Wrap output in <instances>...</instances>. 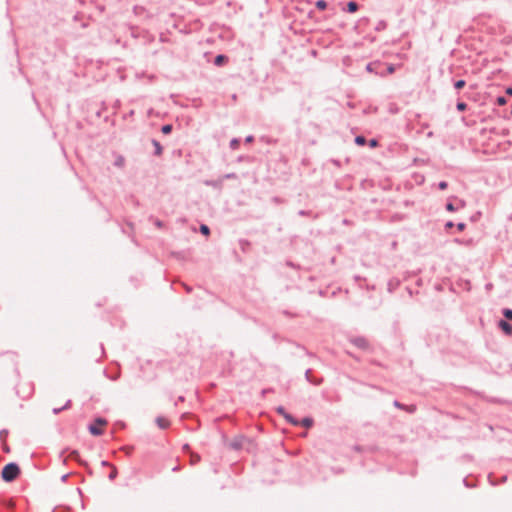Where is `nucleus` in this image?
<instances>
[{"instance_id": "obj_16", "label": "nucleus", "mask_w": 512, "mask_h": 512, "mask_svg": "<svg viewBox=\"0 0 512 512\" xmlns=\"http://www.w3.org/2000/svg\"><path fill=\"white\" fill-rule=\"evenodd\" d=\"M68 458L69 459H72V460H75L77 461L78 463L80 464H85V462H83L80 458V455H79V452L77 450H72L70 451L69 455H68Z\"/></svg>"}, {"instance_id": "obj_6", "label": "nucleus", "mask_w": 512, "mask_h": 512, "mask_svg": "<svg viewBox=\"0 0 512 512\" xmlns=\"http://www.w3.org/2000/svg\"><path fill=\"white\" fill-rule=\"evenodd\" d=\"M498 327L508 336H512V325L505 319L498 321Z\"/></svg>"}, {"instance_id": "obj_22", "label": "nucleus", "mask_w": 512, "mask_h": 512, "mask_svg": "<svg viewBox=\"0 0 512 512\" xmlns=\"http://www.w3.org/2000/svg\"><path fill=\"white\" fill-rule=\"evenodd\" d=\"M124 164H125V159H124V157H123V156H121V155H119V156L116 158V160H115V162H114V165H115L116 167H120V168H122V167L124 166Z\"/></svg>"}, {"instance_id": "obj_35", "label": "nucleus", "mask_w": 512, "mask_h": 512, "mask_svg": "<svg viewBox=\"0 0 512 512\" xmlns=\"http://www.w3.org/2000/svg\"><path fill=\"white\" fill-rule=\"evenodd\" d=\"M447 187H448V183H447L446 181H440V182L438 183V188H439L440 190H445Z\"/></svg>"}, {"instance_id": "obj_45", "label": "nucleus", "mask_w": 512, "mask_h": 512, "mask_svg": "<svg viewBox=\"0 0 512 512\" xmlns=\"http://www.w3.org/2000/svg\"><path fill=\"white\" fill-rule=\"evenodd\" d=\"M452 227H454V223H453L452 221H448V222H446V224H445V228H446V229H450V228H452Z\"/></svg>"}, {"instance_id": "obj_13", "label": "nucleus", "mask_w": 512, "mask_h": 512, "mask_svg": "<svg viewBox=\"0 0 512 512\" xmlns=\"http://www.w3.org/2000/svg\"><path fill=\"white\" fill-rule=\"evenodd\" d=\"M358 9H359V4L356 1H349L346 4L345 11H347L348 13H355L358 11Z\"/></svg>"}, {"instance_id": "obj_14", "label": "nucleus", "mask_w": 512, "mask_h": 512, "mask_svg": "<svg viewBox=\"0 0 512 512\" xmlns=\"http://www.w3.org/2000/svg\"><path fill=\"white\" fill-rule=\"evenodd\" d=\"M151 143L152 145L154 146L155 150H154V155L155 156H161L162 153H163V147L162 145L160 144L159 141H157L156 139H152L151 140Z\"/></svg>"}, {"instance_id": "obj_37", "label": "nucleus", "mask_w": 512, "mask_h": 512, "mask_svg": "<svg viewBox=\"0 0 512 512\" xmlns=\"http://www.w3.org/2000/svg\"><path fill=\"white\" fill-rule=\"evenodd\" d=\"M369 146H370L371 148H375V147H377V146H378V140H377V139H375V138L370 139V140H369Z\"/></svg>"}, {"instance_id": "obj_57", "label": "nucleus", "mask_w": 512, "mask_h": 512, "mask_svg": "<svg viewBox=\"0 0 512 512\" xmlns=\"http://www.w3.org/2000/svg\"><path fill=\"white\" fill-rule=\"evenodd\" d=\"M67 478V475L62 476V480L65 481Z\"/></svg>"}, {"instance_id": "obj_25", "label": "nucleus", "mask_w": 512, "mask_h": 512, "mask_svg": "<svg viewBox=\"0 0 512 512\" xmlns=\"http://www.w3.org/2000/svg\"><path fill=\"white\" fill-rule=\"evenodd\" d=\"M502 314L507 320H512V309L505 308L503 309Z\"/></svg>"}, {"instance_id": "obj_7", "label": "nucleus", "mask_w": 512, "mask_h": 512, "mask_svg": "<svg viewBox=\"0 0 512 512\" xmlns=\"http://www.w3.org/2000/svg\"><path fill=\"white\" fill-rule=\"evenodd\" d=\"M393 405H394V407L401 409V410H405L410 414H413L417 409L415 405H405V404L399 402L398 400H395L393 402Z\"/></svg>"}, {"instance_id": "obj_18", "label": "nucleus", "mask_w": 512, "mask_h": 512, "mask_svg": "<svg viewBox=\"0 0 512 512\" xmlns=\"http://www.w3.org/2000/svg\"><path fill=\"white\" fill-rule=\"evenodd\" d=\"M229 145H230V148H231L232 150H236V149H238V148H239V146H240V139H239V138H233V139H231V141H230V144H229Z\"/></svg>"}, {"instance_id": "obj_19", "label": "nucleus", "mask_w": 512, "mask_h": 512, "mask_svg": "<svg viewBox=\"0 0 512 512\" xmlns=\"http://www.w3.org/2000/svg\"><path fill=\"white\" fill-rule=\"evenodd\" d=\"M173 126L171 124H165L161 127V132L165 135H168L172 132Z\"/></svg>"}, {"instance_id": "obj_1", "label": "nucleus", "mask_w": 512, "mask_h": 512, "mask_svg": "<svg viewBox=\"0 0 512 512\" xmlns=\"http://www.w3.org/2000/svg\"><path fill=\"white\" fill-rule=\"evenodd\" d=\"M20 475V467L15 462L6 464L1 471V478L5 482H13Z\"/></svg>"}, {"instance_id": "obj_30", "label": "nucleus", "mask_w": 512, "mask_h": 512, "mask_svg": "<svg viewBox=\"0 0 512 512\" xmlns=\"http://www.w3.org/2000/svg\"><path fill=\"white\" fill-rule=\"evenodd\" d=\"M496 103L499 105V106H503L507 103V99L504 97V96H499L497 97L496 99Z\"/></svg>"}, {"instance_id": "obj_54", "label": "nucleus", "mask_w": 512, "mask_h": 512, "mask_svg": "<svg viewBox=\"0 0 512 512\" xmlns=\"http://www.w3.org/2000/svg\"><path fill=\"white\" fill-rule=\"evenodd\" d=\"M354 449L358 452H361L362 451V447L361 446H355Z\"/></svg>"}, {"instance_id": "obj_17", "label": "nucleus", "mask_w": 512, "mask_h": 512, "mask_svg": "<svg viewBox=\"0 0 512 512\" xmlns=\"http://www.w3.org/2000/svg\"><path fill=\"white\" fill-rule=\"evenodd\" d=\"M354 142L358 146H364L367 143V139L363 135H357L354 139Z\"/></svg>"}, {"instance_id": "obj_29", "label": "nucleus", "mask_w": 512, "mask_h": 512, "mask_svg": "<svg viewBox=\"0 0 512 512\" xmlns=\"http://www.w3.org/2000/svg\"><path fill=\"white\" fill-rule=\"evenodd\" d=\"M5 507L8 509H13V508H16L17 505L12 499H9V500H5Z\"/></svg>"}, {"instance_id": "obj_8", "label": "nucleus", "mask_w": 512, "mask_h": 512, "mask_svg": "<svg viewBox=\"0 0 512 512\" xmlns=\"http://www.w3.org/2000/svg\"><path fill=\"white\" fill-rule=\"evenodd\" d=\"M204 184L206 186H209V187H213L215 189H222V186H223V178L220 177L219 179H216V180H206L204 182Z\"/></svg>"}, {"instance_id": "obj_32", "label": "nucleus", "mask_w": 512, "mask_h": 512, "mask_svg": "<svg viewBox=\"0 0 512 512\" xmlns=\"http://www.w3.org/2000/svg\"><path fill=\"white\" fill-rule=\"evenodd\" d=\"M379 65H380L379 63H369L366 66V70L368 72H374V67L379 66Z\"/></svg>"}, {"instance_id": "obj_11", "label": "nucleus", "mask_w": 512, "mask_h": 512, "mask_svg": "<svg viewBox=\"0 0 512 512\" xmlns=\"http://www.w3.org/2000/svg\"><path fill=\"white\" fill-rule=\"evenodd\" d=\"M228 62V57L224 54H218L215 58H214V65L216 66H223L225 65L226 63Z\"/></svg>"}, {"instance_id": "obj_20", "label": "nucleus", "mask_w": 512, "mask_h": 512, "mask_svg": "<svg viewBox=\"0 0 512 512\" xmlns=\"http://www.w3.org/2000/svg\"><path fill=\"white\" fill-rule=\"evenodd\" d=\"M465 85H466V81L463 79H459L454 82V88L457 90L464 88Z\"/></svg>"}, {"instance_id": "obj_41", "label": "nucleus", "mask_w": 512, "mask_h": 512, "mask_svg": "<svg viewBox=\"0 0 512 512\" xmlns=\"http://www.w3.org/2000/svg\"><path fill=\"white\" fill-rule=\"evenodd\" d=\"M71 407V400H68L64 406L61 407L63 410H67Z\"/></svg>"}, {"instance_id": "obj_24", "label": "nucleus", "mask_w": 512, "mask_h": 512, "mask_svg": "<svg viewBox=\"0 0 512 512\" xmlns=\"http://www.w3.org/2000/svg\"><path fill=\"white\" fill-rule=\"evenodd\" d=\"M456 109L459 112H464L467 109V104L465 102L458 101L456 104Z\"/></svg>"}, {"instance_id": "obj_38", "label": "nucleus", "mask_w": 512, "mask_h": 512, "mask_svg": "<svg viewBox=\"0 0 512 512\" xmlns=\"http://www.w3.org/2000/svg\"><path fill=\"white\" fill-rule=\"evenodd\" d=\"M310 214H311V211H307V210L298 211V215H300V216H308Z\"/></svg>"}, {"instance_id": "obj_4", "label": "nucleus", "mask_w": 512, "mask_h": 512, "mask_svg": "<svg viewBox=\"0 0 512 512\" xmlns=\"http://www.w3.org/2000/svg\"><path fill=\"white\" fill-rule=\"evenodd\" d=\"M276 412L283 416L288 423H290L293 426H299L300 422L298 419H296L294 416L289 414L283 406H279L276 408Z\"/></svg>"}, {"instance_id": "obj_31", "label": "nucleus", "mask_w": 512, "mask_h": 512, "mask_svg": "<svg viewBox=\"0 0 512 512\" xmlns=\"http://www.w3.org/2000/svg\"><path fill=\"white\" fill-rule=\"evenodd\" d=\"M445 208H446V210H447V211H449V212H454V211H456V207H455V206H454V204H453V203H451V202H447V203H446V205H445Z\"/></svg>"}, {"instance_id": "obj_5", "label": "nucleus", "mask_w": 512, "mask_h": 512, "mask_svg": "<svg viewBox=\"0 0 512 512\" xmlns=\"http://www.w3.org/2000/svg\"><path fill=\"white\" fill-rule=\"evenodd\" d=\"M246 440V437L243 436V435H238L236 437H234L230 443L228 444L229 448L232 449V450H235V451H238L240 449H242L243 447V444Z\"/></svg>"}, {"instance_id": "obj_40", "label": "nucleus", "mask_w": 512, "mask_h": 512, "mask_svg": "<svg viewBox=\"0 0 512 512\" xmlns=\"http://www.w3.org/2000/svg\"><path fill=\"white\" fill-rule=\"evenodd\" d=\"M3 443V451L5 453H10V447L6 444V442H2Z\"/></svg>"}, {"instance_id": "obj_9", "label": "nucleus", "mask_w": 512, "mask_h": 512, "mask_svg": "<svg viewBox=\"0 0 512 512\" xmlns=\"http://www.w3.org/2000/svg\"><path fill=\"white\" fill-rule=\"evenodd\" d=\"M400 285V280L398 278H391L387 283V290L390 293H393Z\"/></svg>"}, {"instance_id": "obj_55", "label": "nucleus", "mask_w": 512, "mask_h": 512, "mask_svg": "<svg viewBox=\"0 0 512 512\" xmlns=\"http://www.w3.org/2000/svg\"><path fill=\"white\" fill-rule=\"evenodd\" d=\"M270 391H272V389H264L262 392H263V394H265V393H269Z\"/></svg>"}, {"instance_id": "obj_21", "label": "nucleus", "mask_w": 512, "mask_h": 512, "mask_svg": "<svg viewBox=\"0 0 512 512\" xmlns=\"http://www.w3.org/2000/svg\"><path fill=\"white\" fill-rule=\"evenodd\" d=\"M327 2L325 0H318L316 1V8L319 10H325L327 8Z\"/></svg>"}, {"instance_id": "obj_44", "label": "nucleus", "mask_w": 512, "mask_h": 512, "mask_svg": "<svg viewBox=\"0 0 512 512\" xmlns=\"http://www.w3.org/2000/svg\"><path fill=\"white\" fill-rule=\"evenodd\" d=\"M254 141V137L252 135H248L246 138H245V142L246 143H251Z\"/></svg>"}, {"instance_id": "obj_15", "label": "nucleus", "mask_w": 512, "mask_h": 512, "mask_svg": "<svg viewBox=\"0 0 512 512\" xmlns=\"http://www.w3.org/2000/svg\"><path fill=\"white\" fill-rule=\"evenodd\" d=\"M299 422H300L299 426H303L305 428H311L314 424V420L311 417H304Z\"/></svg>"}, {"instance_id": "obj_42", "label": "nucleus", "mask_w": 512, "mask_h": 512, "mask_svg": "<svg viewBox=\"0 0 512 512\" xmlns=\"http://www.w3.org/2000/svg\"><path fill=\"white\" fill-rule=\"evenodd\" d=\"M463 483L468 488L474 487V484H471L470 482H468L467 478L463 479Z\"/></svg>"}, {"instance_id": "obj_33", "label": "nucleus", "mask_w": 512, "mask_h": 512, "mask_svg": "<svg viewBox=\"0 0 512 512\" xmlns=\"http://www.w3.org/2000/svg\"><path fill=\"white\" fill-rule=\"evenodd\" d=\"M200 461V456L198 454H191V464L194 465Z\"/></svg>"}, {"instance_id": "obj_52", "label": "nucleus", "mask_w": 512, "mask_h": 512, "mask_svg": "<svg viewBox=\"0 0 512 512\" xmlns=\"http://www.w3.org/2000/svg\"><path fill=\"white\" fill-rule=\"evenodd\" d=\"M155 224H156L157 227H162L163 226V223L160 220H157L155 222Z\"/></svg>"}, {"instance_id": "obj_49", "label": "nucleus", "mask_w": 512, "mask_h": 512, "mask_svg": "<svg viewBox=\"0 0 512 512\" xmlns=\"http://www.w3.org/2000/svg\"><path fill=\"white\" fill-rule=\"evenodd\" d=\"M184 288L186 290L187 293H190L192 291V288L188 285H184Z\"/></svg>"}, {"instance_id": "obj_12", "label": "nucleus", "mask_w": 512, "mask_h": 512, "mask_svg": "<svg viewBox=\"0 0 512 512\" xmlns=\"http://www.w3.org/2000/svg\"><path fill=\"white\" fill-rule=\"evenodd\" d=\"M305 379L313 385H320L322 383V379H315L311 376V369L305 371Z\"/></svg>"}, {"instance_id": "obj_51", "label": "nucleus", "mask_w": 512, "mask_h": 512, "mask_svg": "<svg viewBox=\"0 0 512 512\" xmlns=\"http://www.w3.org/2000/svg\"><path fill=\"white\" fill-rule=\"evenodd\" d=\"M184 451H190V446L188 444L183 445Z\"/></svg>"}, {"instance_id": "obj_46", "label": "nucleus", "mask_w": 512, "mask_h": 512, "mask_svg": "<svg viewBox=\"0 0 512 512\" xmlns=\"http://www.w3.org/2000/svg\"><path fill=\"white\" fill-rule=\"evenodd\" d=\"M61 411H64L63 409H61V407H60V408H54V409H53V413H54L55 415L59 414Z\"/></svg>"}, {"instance_id": "obj_26", "label": "nucleus", "mask_w": 512, "mask_h": 512, "mask_svg": "<svg viewBox=\"0 0 512 512\" xmlns=\"http://www.w3.org/2000/svg\"><path fill=\"white\" fill-rule=\"evenodd\" d=\"M118 471L117 468L113 465L111 466V472L108 475L109 480H114L117 477Z\"/></svg>"}, {"instance_id": "obj_56", "label": "nucleus", "mask_w": 512, "mask_h": 512, "mask_svg": "<svg viewBox=\"0 0 512 512\" xmlns=\"http://www.w3.org/2000/svg\"><path fill=\"white\" fill-rule=\"evenodd\" d=\"M237 160L238 162H241L243 160V156H239Z\"/></svg>"}, {"instance_id": "obj_48", "label": "nucleus", "mask_w": 512, "mask_h": 512, "mask_svg": "<svg viewBox=\"0 0 512 512\" xmlns=\"http://www.w3.org/2000/svg\"><path fill=\"white\" fill-rule=\"evenodd\" d=\"M387 70H388L389 73H393L394 72V66L393 65L388 66Z\"/></svg>"}, {"instance_id": "obj_27", "label": "nucleus", "mask_w": 512, "mask_h": 512, "mask_svg": "<svg viewBox=\"0 0 512 512\" xmlns=\"http://www.w3.org/2000/svg\"><path fill=\"white\" fill-rule=\"evenodd\" d=\"M223 178V181L224 180H230V179H237L238 176L236 173L234 172H231V173H227V174H224L223 176H221Z\"/></svg>"}, {"instance_id": "obj_43", "label": "nucleus", "mask_w": 512, "mask_h": 512, "mask_svg": "<svg viewBox=\"0 0 512 512\" xmlns=\"http://www.w3.org/2000/svg\"><path fill=\"white\" fill-rule=\"evenodd\" d=\"M386 27V23L384 21H381L378 26H377V30H381V29H384Z\"/></svg>"}, {"instance_id": "obj_23", "label": "nucleus", "mask_w": 512, "mask_h": 512, "mask_svg": "<svg viewBox=\"0 0 512 512\" xmlns=\"http://www.w3.org/2000/svg\"><path fill=\"white\" fill-rule=\"evenodd\" d=\"M199 230H200V233L205 236L210 235V228L206 224H201Z\"/></svg>"}, {"instance_id": "obj_47", "label": "nucleus", "mask_w": 512, "mask_h": 512, "mask_svg": "<svg viewBox=\"0 0 512 512\" xmlns=\"http://www.w3.org/2000/svg\"><path fill=\"white\" fill-rule=\"evenodd\" d=\"M185 400L184 396H179L177 401L175 402V405L178 404V402H183Z\"/></svg>"}, {"instance_id": "obj_10", "label": "nucleus", "mask_w": 512, "mask_h": 512, "mask_svg": "<svg viewBox=\"0 0 512 512\" xmlns=\"http://www.w3.org/2000/svg\"><path fill=\"white\" fill-rule=\"evenodd\" d=\"M155 422L160 429H167L170 426V421L162 416H158Z\"/></svg>"}, {"instance_id": "obj_58", "label": "nucleus", "mask_w": 512, "mask_h": 512, "mask_svg": "<svg viewBox=\"0 0 512 512\" xmlns=\"http://www.w3.org/2000/svg\"><path fill=\"white\" fill-rule=\"evenodd\" d=\"M506 480H507V477H506V476H504V477L502 478V482H505Z\"/></svg>"}, {"instance_id": "obj_2", "label": "nucleus", "mask_w": 512, "mask_h": 512, "mask_svg": "<svg viewBox=\"0 0 512 512\" xmlns=\"http://www.w3.org/2000/svg\"><path fill=\"white\" fill-rule=\"evenodd\" d=\"M106 424H107L106 419H104L102 417H97L94 420V423L89 425L88 430L93 436H100L104 432L101 427L105 426Z\"/></svg>"}, {"instance_id": "obj_28", "label": "nucleus", "mask_w": 512, "mask_h": 512, "mask_svg": "<svg viewBox=\"0 0 512 512\" xmlns=\"http://www.w3.org/2000/svg\"><path fill=\"white\" fill-rule=\"evenodd\" d=\"M8 434H9V431L7 429H2L0 431V441L1 442H6Z\"/></svg>"}, {"instance_id": "obj_53", "label": "nucleus", "mask_w": 512, "mask_h": 512, "mask_svg": "<svg viewBox=\"0 0 512 512\" xmlns=\"http://www.w3.org/2000/svg\"><path fill=\"white\" fill-rule=\"evenodd\" d=\"M101 464H102L103 466H109V467H111V466H112V465H111L109 462H107V461H102V462H101Z\"/></svg>"}, {"instance_id": "obj_3", "label": "nucleus", "mask_w": 512, "mask_h": 512, "mask_svg": "<svg viewBox=\"0 0 512 512\" xmlns=\"http://www.w3.org/2000/svg\"><path fill=\"white\" fill-rule=\"evenodd\" d=\"M349 342L353 344L355 347L364 351L370 348L369 341L363 336L351 337L349 338Z\"/></svg>"}, {"instance_id": "obj_36", "label": "nucleus", "mask_w": 512, "mask_h": 512, "mask_svg": "<svg viewBox=\"0 0 512 512\" xmlns=\"http://www.w3.org/2000/svg\"><path fill=\"white\" fill-rule=\"evenodd\" d=\"M249 245H250V243L247 240H240V246L243 251H245L246 247Z\"/></svg>"}, {"instance_id": "obj_50", "label": "nucleus", "mask_w": 512, "mask_h": 512, "mask_svg": "<svg viewBox=\"0 0 512 512\" xmlns=\"http://www.w3.org/2000/svg\"><path fill=\"white\" fill-rule=\"evenodd\" d=\"M506 94H508V95H512V87H508V88L506 89Z\"/></svg>"}, {"instance_id": "obj_39", "label": "nucleus", "mask_w": 512, "mask_h": 512, "mask_svg": "<svg viewBox=\"0 0 512 512\" xmlns=\"http://www.w3.org/2000/svg\"><path fill=\"white\" fill-rule=\"evenodd\" d=\"M465 227H466V224H465V223H463V222H459V223L457 224V229H458L459 231H463V230L465 229Z\"/></svg>"}, {"instance_id": "obj_34", "label": "nucleus", "mask_w": 512, "mask_h": 512, "mask_svg": "<svg viewBox=\"0 0 512 512\" xmlns=\"http://www.w3.org/2000/svg\"><path fill=\"white\" fill-rule=\"evenodd\" d=\"M121 449L125 451L127 455H130L134 450L133 446H123Z\"/></svg>"}]
</instances>
